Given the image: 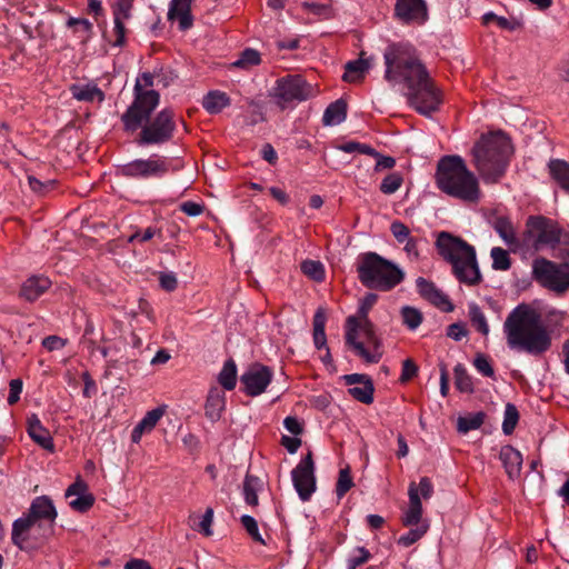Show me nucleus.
Masks as SVG:
<instances>
[{
	"mask_svg": "<svg viewBox=\"0 0 569 569\" xmlns=\"http://www.w3.org/2000/svg\"><path fill=\"white\" fill-rule=\"evenodd\" d=\"M292 482L299 498L308 501L316 491L315 462L309 451L291 472Z\"/></svg>",
	"mask_w": 569,
	"mask_h": 569,
	"instance_id": "15",
	"label": "nucleus"
},
{
	"mask_svg": "<svg viewBox=\"0 0 569 569\" xmlns=\"http://www.w3.org/2000/svg\"><path fill=\"white\" fill-rule=\"evenodd\" d=\"M89 493L88 492V486L87 483L81 480L80 478H78L72 485H70L68 487V489L66 490V497L69 498V497H72V496H77V497H80V495H87Z\"/></svg>",
	"mask_w": 569,
	"mask_h": 569,
	"instance_id": "63",
	"label": "nucleus"
},
{
	"mask_svg": "<svg viewBox=\"0 0 569 569\" xmlns=\"http://www.w3.org/2000/svg\"><path fill=\"white\" fill-rule=\"evenodd\" d=\"M435 244L439 256L451 266L459 282L476 286L482 280L473 246L447 231L438 234Z\"/></svg>",
	"mask_w": 569,
	"mask_h": 569,
	"instance_id": "5",
	"label": "nucleus"
},
{
	"mask_svg": "<svg viewBox=\"0 0 569 569\" xmlns=\"http://www.w3.org/2000/svg\"><path fill=\"white\" fill-rule=\"evenodd\" d=\"M453 373H455V385L459 391L466 392V393L473 392L472 378L469 376L466 367L462 363L456 365V367L453 368Z\"/></svg>",
	"mask_w": 569,
	"mask_h": 569,
	"instance_id": "39",
	"label": "nucleus"
},
{
	"mask_svg": "<svg viewBox=\"0 0 569 569\" xmlns=\"http://www.w3.org/2000/svg\"><path fill=\"white\" fill-rule=\"evenodd\" d=\"M400 313L402 317L403 325H406L410 330L417 329L421 325L423 319L420 310L409 306L402 307Z\"/></svg>",
	"mask_w": 569,
	"mask_h": 569,
	"instance_id": "41",
	"label": "nucleus"
},
{
	"mask_svg": "<svg viewBox=\"0 0 569 569\" xmlns=\"http://www.w3.org/2000/svg\"><path fill=\"white\" fill-rule=\"evenodd\" d=\"M67 27L76 28L77 32L83 33V40H88L92 34V23L88 19L70 18L67 21Z\"/></svg>",
	"mask_w": 569,
	"mask_h": 569,
	"instance_id": "50",
	"label": "nucleus"
},
{
	"mask_svg": "<svg viewBox=\"0 0 569 569\" xmlns=\"http://www.w3.org/2000/svg\"><path fill=\"white\" fill-rule=\"evenodd\" d=\"M21 392H22V380L21 379H12L9 383L8 403L10 406H12L16 402H18L20 399Z\"/></svg>",
	"mask_w": 569,
	"mask_h": 569,
	"instance_id": "60",
	"label": "nucleus"
},
{
	"mask_svg": "<svg viewBox=\"0 0 569 569\" xmlns=\"http://www.w3.org/2000/svg\"><path fill=\"white\" fill-rule=\"evenodd\" d=\"M28 183L32 191H34L39 194H44L48 190L53 188L54 182L52 180L42 182V181L38 180L37 178L29 176Z\"/></svg>",
	"mask_w": 569,
	"mask_h": 569,
	"instance_id": "61",
	"label": "nucleus"
},
{
	"mask_svg": "<svg viewBox=\"0 0 569 569\" xmlns=\"http://www.w3.org/2000/svg\"><path fill=\"white\" fill-rule=\"evenodd\" d=\"M273 378L272 370L261 363L251 365L240 377L243 391L250 397L263 393Z\"/></svg>",
	"mask_w": 569,
	"mask_h": 569,
	"instance_id": "16",
	"label": "nucleus"
},
{
	"mask_svg": "<svg viewBox=\"0 0 569 569\" xmlns=\"http://www.w3.org/2000/svg\"><path fill=\"white\" fill-rule=\"evenodd\" d=\"M180 210L189 217H197L203 212L204 207L198 202L186 201L180 204Z\"/></svg>",
	"mask_w": 569,
	"mask_h": 569,
	"instance_id": "64",
	"label": "nucleus"
},
{
	"mask_svg": "<svg viewBox=\"0 0 569 569\" xmlns=\"http://www.w3.org/2000/svg\"><path fill=\"white\" fill-rule=\"evenodd\" d=\"M416 284L419 295L423 299L428 300L430 303L443 311L448 312L453 310V306L449 298L441 290H439L433 282L419 277L416 281Z\"/></svg>",
	"mask_w": 569,
	"mask_h": 569,
	"instance_id": "20",
	"label": "nucleus"
},
{
	"mask_svg": "<svg viewBox=\"0 0 569 569\" xmlns=\"http://www.w3.org/2000/svg\"><path fill=\"white\" fill-rule=\"evenodd\" d=\"M226 409V392L217 386H212L209 389L204 410L206 417L216 422L222 417V412Z\"/></svg>",
	"mask_w": 569,
	"mask_h": 569,
	"instance_id": "21",
	"label": "nucleus"
},
{
	"mask_svg": "<svg viewBox=\"0 0 569 569\" xmlns=\"http://www.w3.org/2000/svg\"><path fill=\"white\" fill-rule=\"evenodd\" d=\"M229 104V96L219 90L209 91L202 99V107L211 114L221 112Z\"/></svg>",
	"mask_w": 569,
	"mask_h": 569,
	"instance_id": "31",
	"label": "nucleus"
},
{
	"mask_svg": "<svg viewBox=\"0 0 569 569\" xmlns=\"http://www.w3.org/2000/svg\"><path fill=\"white\" fill-rule=\"evenodd\" d=\"M353 487V480L350 475V469L343 468L339 471L338 481L336 485V493L341 499Z\"/></svg>",
	"mask_w": 569,
	"mask_h": 569,
	"instance_id": "47",
	"label": "nucleus"
},
{
	"mask_svg": "<svg viewBox=\"0 0 569 569\" xmlns=\"http://www.w3.org/2000/svg\"><path fill=\"white\" fill-rule=\"evenodd\" d=\"M133 0H118L112 6L113 16V33L114 40L111 42L113 47H122L126 43V21L132 17Z\"/></svg>",
	"mask_w": 569,
	"mask_h": 569,
	"instance_id": "18",
	"label": "nucleus"
},
{
	"mask_svg": "<svg viewBox=\"0 0 569 569\" xmlns=\"http://www.w3.org/2000/svg\"><path fill=\"white\" fill-rule=\"evenodd\" d=\"M548 170L552 180L569 194V162L562 159H551L548 162Z\"/></svg>",
	"mask_w": 569,
	"mask_h": 569,
	"instance_id": "29",
	"label": "nucleus"
},
{
	"mask_svg": "<svg viewBox=\"0 0 569 569\" xmlns=\"http://www.w3.org/2000/svg\"><path fill=\"white\" fill-rule=\"evenodd\" d=\"M24 516L34 521L46 523L52 530L57 518V510L48 496H40L33 499Z\"/></svg>",
	"mask_w": 569,
	"mask_h": 569,
	"instance_id": "19",
	"label": "nucleus"
},
{
	"mask_svg": "<svg viewBox=\"0 0 569 569\" xmlns=\"http://www.w3.org/2000/svg\"><path fill=\"white\" fill-rule=\"evenodd\" d=\"M50 286L51 281L49 278L32 276L22 283L20 296L28 301H34L44 293Z\"/></svg>",
	"mask_w": 569,
	"mask_h": 569,
	"instance_id": "28",
	"label": "nucleus"
},
{
	"mask_svg": "<svg viewBox=\"0 0 569 569\" xmlns=\"http://www.w3.org/2000/svg\"><path fill=\"white\" fill-rule=\"evenodd\" d=\"M418 372L417 365L411 359H406L402 363V371L400 376L401 382H407L412 379Z\"/></svg>",
	"mask_w": 569,
	"mask_h": 569,
	"instance_id": "62",
	"label": "nucleus"
},
{
	"mask_svg": "<svg viewBox=\"0 0 569 569\" xmlns=\"http://www.w3.org/2000/svg\"><path fill=\"white\" fill-rule=\"evenodd\" d=\"M171 168L170 161L159 154L138 158L117 167V173L136 180L162 179Z\"/></svg>",
	"mask_w": 569,
	"mask_h": 569,
	"instance_id": "9",
	"label": "nucleus"
},
{
	"mask_svg": "<svg viewBox=\"0 0 569 569\" xmlns=\"http://www.w3.org/2000/svg\"><path fill=\"white\" fill-rule=\"evenodd\" d=\"M402 182V176L399 172H392L381 181L380 191L385 194H392L400 189Z\"/></svg>",
	"mask_w": 569,
	"mask_h": 569,
	"instance_id": "46",
	"label": "nucleus"
},
{
	"mask_svg": "<svg viewBox=\"0 0 569 569\" xmlns=\"http://www.w3.org/2000/svg\"><path fill=\"white\" fill-rule=\"evenodd\" d=\"M339 150L346 152V153H353L358 152L361 154H375L373 148L366 143H360L356 141H348L346 143H342L338 147Z\"/></svg>",
	"mask_w": 569,
	"mask_h": 569,
	"instance_id": "53",
	"label": "nucleus"
},
{
	"mask_svg": "<svg viewBox=\"0 0 569 569\" xmlns=\"http://www.w3.org/2000/svg\"><path fill=\"white\" fill-rule=\"evenodd\" d=\"M191 1L192 0H171L170 2L168 19L178 20L181 30H187L192 26Z\"/></svg>",
	"mask_w": 569,
	"mask_h": 569,
	"instance_id": "26",
	"label": "nucleus"
},
{
	"mask_svg": "<svg viewBox=\"0 0 569 569\" xmlns=\"http://www.w3.org/2000/svg\"><path fill=\"white\" fill-rule=\"evenodd\" d=\"M561 230L558 223L543 216H529L526 221L523 241L531 243L535 250L555 247L559 243Z\"/></svg>",
	"mask_w": 569,
	"mask_h": 569,
	"instance_id": "11",
	"label": "nucleus"
},
{
	"mask_svg": "<svg viewBox=\"0 0 569 569\" xmlns=\"http://www.w3.org/2000/svg\"><path fill=\"white\" fill-rule=\"evenodd\" d=\"M347 117V104L342 100L330 103L325 110L322 122L325 126H337Z\"/></svg>",
	"mask_w": 569,
	"mask_h": 569,
	"instance_id": "32",
	"label": "nucleus"
},
{
	"mask_svg": "<svg viewBox=\"0 0 569 569\" xmlns=\"http://www.w3.org/2000/svg\"><path fill=\"white\" fill-rule=\"evenodd\" d=\"M476 370L483 377L492 378L495 376L493 367L489 358L483 353H478L473 360Z\"/></svg>",
	"mask_w": 569,
	"mask_h": 569,
	"instance_id": "51",
	"label": "nucleus"
},
{
	"mask_svg": "<svg viewBox=\"0 0 569 569\" xmlns=\"http://www.w3.org/2000/svg\"><path fill=\"white\" fill-rule=\"evenodd\" d=\"M51 531L46 523L34 521L23 515L13 521L11 540L21 550H33L44 542Z\"/></svg>",
	"mask_w": 569,
	"mask_h": 569,
	"instance_id": "12",
	"label": "nucleus"
},
{
	"mask_svg": "<svg viewBox=\"0 0 569 569\" xmlns=\"http://www.w3.org/2000/svg\"><path fill=\"white\" fill-rule=\"evenodd\" d=\"M363 54L362 52L359 59L346 63L345 73L342 76L346 82H358L365 78L371 64L369 59H363Z\"/></svg>",
	"mask_w": 569,
	"mask_h": 569,
	"instance_id": "30",
	"label": "nucleus"
},
{
	"mask_svg": "<svg viewBox=\"0 0 569 569\" xmlns=\"http://www.w3.org/2000/svg\"><path fill=\"white\" fill-rule=\"evenodd\" d=\"M262 482L258 477L247 475L243 480L242 493L247 505L251 507L258 506V491L261 489Z\"/></svg>",
	"mask_w": 569,
	"mask_h": 569,
	"instance_id": "35",
	"label": "nucleus"
},
{
	"mask_svg": "<svg viewBox=\"0 0 569 569\" xmlns=\"http://www.w3.org/2000/svg\"><path fill=\"white\" fill-rule=\"evenodd\" d=\"M161 230L157 229L154 227H148L143 231L137 230L134 233H132L128 241L130 243L139 241V242H147L151 240L153 237L158 236L161 237Z\"/></svg>",
	"mask_w": 569,
	"mask_h": 569,
	"instance_id": "55",
	"label": "nucleus"
},
{
	"mask_svg": "<svg viewBox=\"0 0 569 569\" xmlns=\"http://www.w3.org/2000/svg\"><path fill=\"white\" fill-rule=\"evenodd\" d=\"M469 318L471 321V325L476 328L477 331H479L483 336L489 335V325L487 322V318L480 307L472 302L469 303L468 307Z\"/></svg>",
	"mask_w": 569,
	"mask_h": 569,
	"instance_id": "38",
	"label": "nucleus"
},
{
	"mask_svg": "<svg viewBox=\"0 0 569 569\" xmlns=\"http://www.w3.org/2000/svg\"><path fill=\"white\" fill-rule=\"evenodd\" d=\"M503 335L510 350L540 357L552 346V335L541 315L526 303L513 308L503 322Z\"/></svg>",
	"mask_w": 569,
	"mask_h": 569,
	"instance_id": "2",
	"label": "nucleus"
},
{
	"mask_svg": "<svg viewBox=\"0 0 569 569\" xmlns=\"http://www.w3.org/2000/svg\"><path fill=\"white\" fill-rule=\"evenodd\" d=\"M327 316L325 309L318 308L313 316V343L317 349L327 347V337L325 332Z\"/></svg>",
	"mask_w": 569,
	"mask_h": 569,
	"instance_id": "34",
	"label": "nucleus"
},
{
	"mask_svg": "<svg viewBox=\"0 0 569 569\" xmlns=\"http://www.w3.org/2000/svg\"><path fill=\"white\" fill-rule=\"evenodd\" d=\"M485 420L483 412L470 413L466 417H459L457 421V429L461 433H467L471 430L480 428Z\"/></svg>",
	"mask_w": 569,
	"mask_h": 569,
	"instance_id": "40",
	"label": "nucleus"
},
{
	"mask_svg": "<svg viewBox=\"0 0 569 569\" xmlns=\"http://www.w3.org/2000/svg\"><path fill=\"white\" fill-rule=\"evenodd\" d=\"M492 227L511 251L516 252L520 248V240L510 218L499 216L493 220Z\"/></svg>",
	"mask_w": 569,
	"mask_h": 569,
	"instance_id": "22",
	"label": "nucleus"
},
{
	"mask_svg": "<svg viewBox=\"0 0 569 569\" xmlns=\"http://www.w3.org/2000/svg\"><path fill=\"white\" fill-rule=\"evenodd\" d=\"M499 459L510 479L520 476L522 468V455L511 446H503L500 449Z\"/></svg>",
	"mask_w": 569,
	"mask_h": 569,
	"instance_id": "25",
	"label": "nucleus"
},
{
	"mask_svg": "<svg viewBox=\"0 0 569 569\" xmlns=\"http://www.w3.org/2000/svg\"><path fill=\"white\" fill-rule=\"evenodd\" d=\"M94 503V497L92 493L80 495L76 499H72L69 505L70 507L79 512L88 511Z\"/></svg>",
	"mask_w": 569,
	"mask_h": 569,
	"instance_id": "54",
	"label": "nucleus"
},
{
	"mask_svg": "<svg viewBox=\"0 0 569 569\" xmlns=\"http://www.w3.org/2000/svg\"><path fill=\"white\" fill-rule=\"evenodd\" d=\"M241 525L247 530L249 536L257 542L264 543L258 528L256 519L249 515H243L240 519Z\"/></svg>",
	"mask_w": 569,
	"mask_h": 569,
	"instance_id": "52",
	"label": "nucleus"
},
{
	"mask_svg": "<svg viewBox=\"0 0 569 569\" xmlns=\"http://www.w3.org/2000/svg\"><path fill=\"white\" fill-rule=\"evenodd\" d=\"M28 435L30 438L46 450L53 451V439L47 428L43 427L37 415L28 418Z\"/></svg>",
	"mask_w": 569,
	"mask_h": 569,
	"instance_id": "24",
	"label": "nucleus"
},
{
	"mask_svg": "<svg viewBox=\"0 0 569 569\" xmlns=\"http://www.w3.org/2000/svg\"><path fill=\"white\" fill-rule=\"evenodd\" d=\"M535 279L543 287L565 292L569 289V263L557 264L545 258H538L532 263Z\"/></svg>",
	"mask_w": 569,
	"mask_h": 569,
	"instance_id": "13",
	"label": "nucleus"
},
{
	"mask_svg": "<svg viewBox=\"0 0 569 569\" xmlns=\"http://www.w3.org/2000/svg\"><path fill=\"white\" fill-rule=\"evenodd\" d=\"M385 79L400 87L408 104L423 116H430L442 103V91L430 78L416 49L408 42L390 43L385 52Z\"/></svg>",
	"mask_w": 569,
	"mask_h": 569,
	"instance_id": "1",
	"label": "nucleus"
},
{
	"mask_svg": "<svg viewBox=\"0 0 569 569\" xmlns=\"http://www.w3.org/2000/svg\"><path fill=\"white\" fill-rule=\"evenodd\" d=\"M519 413L516 406L508 403L505 409L502 430L506 435H510L518 422Z\"/></svg>",
	"mask_w": 569,
	"mask_h": 569,
	"instance_id": "49",
	"label": "nucleus"
},
{
	"mask_svg": "<svg viewBox=\"0 0 569 569\" xmlns=\"http://www.w3.org/2000/svg\"><path fill=\"white\" fill-rule=\"evenodd\" d=\"M166 407H157L148 411L144 417L136 425L131 432V441L138 443L144 433L151 432L159 420L163 417Z\"/></svg>",
	"mask_w": 569,
	"mask_h": 569,
	"instance_id": "23",
	"label": "nucleus"
},
{
	"mask_svg": "<svg viewBox=\"0 0 569 569\" xmlns=\"http://www.w3.org/2000/svg\"><path fill=\"white\" fill-rule=\"evenodd\" d=\"M311 94V86L301 76L295 74L278 79L272 96L276 102L283 109L288 103L305 101Z\"/></svg>",
	"mask_w": 569,
	"mask_h": 569,
	"instance_id": "14",
	"label": "nucleus"
},
{
	"mask_svg": "<svg viewBox=\"0 0 569 569\" xmlns=\"http://www.w3.org/2000/svg\"><path fill=\"white\" fill-rule=\"evenodd\" d=\"M435 180L438 189L452 198L468 203L481 199L479 182L460 156H445L437 164Z\"/></svg>",
	"mask_w": 569,
	"mask_h": 569,
	"instance_id": "4",
	"label": "nucleus"
},
{
	"mask_svg": "<svg viewBox=\"0 0 569 569\" xmlns=\"http://www.w3.org/2000/svg\"><path fill=\"white\" fill-rule=\"evenodd\" d=\"M428 528L429 525L427 522H422L419 527L411 529L407 533L400 536L398 543L403 547H410L425 536V533L428 531Z\"/></svg>",
	"mask_w": 569,
	"mask_h": 569,
	"instance_id": "44",
	"label": "nucleus"
},
{
	"mask_svg": "<svg viewBox=\"0 0 569 569\" xmlns=\"http://www.w3.org/2000/svg\"><path fill=\"white\" fill-rule=\"evenodd\" d=\"M371 555L365 547H357L353 549L349 558L347 559V569H356L357 567L366 563L370 559Z\"/></svg>",
	"mask_w": 569,
	"mask_h": 569,
	"instance_id": "48",
	"label": "nucleus"
},
{
	"mask_svg": "<svg viewBox=\"0 0 569 569\" xmlns=\"http://www.w3.org/2000/svg\"><path fill=\"white\" fill-rule=\"evenodd\" d=\"M395 14L407 24H422L428 18L427 6L423 0H397Z\"/></svg>",
	"mask_w": 569,
	"mask_h": 569,
	"instance_id": "17",
	"label": "nucleus"
},
{
	"mask_svg": "<svg viewBox=\"0 0 569 569\" xmlns=\"http://www.w3.org/2000/svg\"><path fill=\"white\" fill-rule=\"evenodd\" d=\"M348 392L352 398L362 403L370 405L373 401L375 388L370 379H366L360 386L350 387Z\"/></svg>",
	"mask_w": 569,
	"mask_h": 569,
	"instance_id": "37",
	"label": "nucleus"
},
{
	"mask_svg": "<svg viewBox=\"0 0 569 569\" xmlns=\"http://www.w3.org/2000/svg\"><path fill=\"white\" fill-rule=\"evenodd\" d=\"M390 231L399 243H403L411 238L409 228L401 221H393L390 226Z\"/></svg>",
	"mask_w": 569,
	"mask_h": 569,
	"instance_id": "57",
	"label": "nucleus"
},
{
	"mask_svg": "<svg viewBox=\"0 0 569 569\" xmlns=\"http://www.w3.org/2000/svg\"><path fill=\"white\" fill-rule=\"evenodd\" d=\"M492 268L495 270L506 271L511 267V260L507 250L500 247H493L490 251Z\"/></svg>",
	"mask_w": 569,
	"mask_h": 569,
	"instance_id": "42",
	"label": "nucleus"
},
{
	"mask_svg": "<svg viewBox=\"0 0 569 569\" xmlns=\"http://www.w3.org/2000/svg\"><path fill=\"white\" fill-rule=\"evenodd\" d=\"M151 87H153V76L150 72H143L137 78L133 88L134 99L121 116L127 132L138 130L159 104L160 96L156 90L149 89Z\"/></svg>",
	"mask_w": 569,
	"mask_h": 569,
	"instance_id": "8",
	"label": "nucleus"
},
{
	"mask_svg": "<svg viewBox=\"0 0 569 569\" xmlns=\"http://www.w3.org/2000/svg\"><path fill=\"white\" fill-rule=\"evenodd\" d=\"M302 272L315 281H322L325 279V268L320 261L306 260L301 263Z\"/></svg>",
	"mask_w": 569,
	"mask_h": 569,
	"instance_id": "43",
	"label": "nucleus"
},
{
	"mask_svg": "<svg viewBox=\"0 0 569 569\" xmlns=\"http://www.w3.org/2000/svg\"><path fill=\"white\" fill-rule=\"evenodd\" d=\"M511 154V142L502 132L482 137L472 148L473 164L486 183L503 177Z\"/></svg>",
	"mask_w": 569,
	"mask_h": 569,
	"instance_id": "6",
	"label": "nucleus"
},
{
	"mask_svg": "<svg viewBox=\"0 0 569 569\" xmlns=\"http://www.w3.org/2000/svg\"><path fill=\"white\" fill-rule=\"evenodd\" d=\"M357 272L365 287L381 291L391 290L403 279V272L395 263L376 252L359 256Z\"/></svg>",
	"mask_w": 569,
	"mask_h": 569,
	"instance_id": "7",
	"label": "nucleus"
},
{
	"mask_svg": "<svg viewBox=\"0 0 569 569\" xmlns=\"http://www.w3.org/2000/svg\"><path fill=\"white\" fill-rule=\"evenodd\" d=\"M173 118L174 113L171 109H163L152 120L149 118L143 121L139 127L141 131L137 140L138 144H162L171 140L176 130Z\"/></svg>",
	"mask_w": 569,
	"mask_h": 569,
	"instance_id": "10",
	"label": "nucleus"
},
{
	"mask_svg": "<svg viewBox=\"0 0 569 569\" xmlns=\"http://www.w3.org/2000/svg\"><path fill=\"white\" fill-rule=\"evenodd\" d=\"M218 382L224 390H233L237 385V365L232 359L223 363L218 375Z\"/></svg>",
	"mask_w": 569,
	"mask_h": 569,
	"instance_id": "36",
	"label": "nucleus"
},
{
	"mask_svg": "<svg viewBox=\"0 0 569 569\" xmlns=\"http://www.w3.org/2000/svg\"><path fill=\"white\" fill-rule=\"evenodd\" d=\"M159 282L160 287L168 292L174 291L178 286V280L173 272H161L159 274Z\"/></svg>",
	"mask_w": 569,
	"mask_h": 569,
	"instance_id": "59",
	"label": "nucleus"
},
{
	"mask_svg": "<svg viewBox=\"0 0 569 569\" xmlns=\"http://www.w3.org/2000/svg\"><path fill=\"white\" fill-rule=\"evenodd\" d=\"M375 154H370L376 159L375 171L392 169L396 166V159L390 156H382L373 149Z\"/></svg>",
	"mask_w": 569,
	"mask_h": 569,
	"instance_id": "58",
	"label": "nucleus"
},
{
	"mask_svg": "<svg viewBox=\"0 0 569 569\" xmlns=\"http://www.w3.org/2000/svg\"><path fill=\"white\" fill-rule=\"evenodd\" d=\"M213 522V509L207 508L204 513L201 517V520L197 526H192L193 529L202 532L204 536L209 537L212 535L211 526Z\"/></svg>",
	"mask_w": 569,
	"mask_h": 569,
	"instance_id": "56",
	"label": "nucleus"
},
{
	"mask_svg": "<svg viewBox=\"0 0 569 569\" xmlns=\"http://www.w3.org/2000/svg\"><path fill=\"white\" fill-rule=\"evenodd\" d=\"M261 61L260 53L254 49H246L241 52L238 60H236L232 64L237 68H250L253 66H258Z\"/></svg>",
	"mask_w": 569,
	"mask_h": 569,
	"instance_id": "45",
	"label": "nucleus"
},
{
	"mask_svg": "<svg viewBox=\"0 0 569 569\" xmlns=\"http://www.w3.org/2000/svg\"><path fill=\"white\" fill-rule=\"evenodd\" d=\"M408 496L409 507L403 513L402 523L407 527H410L418 525L422 517V503L415 482L410 483Z\"/></svg>",
	"mask_w": 569,
	"mask_h": 569,
	"instance_id": "27",
	"label": "nucleus"
},
{
	"mask_svg": "<svg viewBox=\"0 0 569 569\" xmlns=\"http://www.w3.org/2000/svg\"><path fill=\"white\" fill-rule=\"evenodd\" d=\"M378 296L367 293L359 303L355 315L346 320V343L368 363H377L382 357L380 340L375 326L369 319V311L377 302Z\"/></svg>",
	"mask_w": 569,
	"mask_h": 569,
	"instance_id": "3",
	"label": "nucleus"
},
{
	"mask_svg": "<svg viewBox=\"0 0 569 569\" xmlns=\"http://www.w3.org/2000/svg\"><path fill=\"white\" fill-rule=\"evenodd\" d=\"M72 97L79 101H103L104 93L96 84H73Z\"/></svg>",
	"mask_w": 569,
	"mask_h": 569,
	"instance_id": "33",
	"label": "nucleus"
}]
</instances>
